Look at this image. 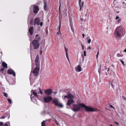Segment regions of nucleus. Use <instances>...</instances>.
I'll list each match as a JSON object with an SVG mask.
<instances>
[{
	"label": "nucleus",
	"instance_id": "nucleus-1",
	"mask_svg": "<svg viewBox=\"0 0 126 126\" xmlns=\"http://www.w3.org/2000/svg\"><path fill=\"white\" fill-rule=\"evenodd\" d=\"M123 33V28L120 26L117 27L115 31L114 34L117 37H120Z\"/></svg>",
	"mask_w": 126,
	"mask_h": 126
},
{
	"label": "nucleus",
	"instance_id": "nucleus-2",
	"mask_svg": "<svg viewBox=\"0 0 126 126\" xmlns=\"http://www.w3.org/2000/svg\"><path fill=\"white\" fill-rule=\"evenodd\" d=\"M80 107L84 108H85V110L87 112H94L98 111L99 110L97 109L92 108L86 106V105L82 103H79V104Z\"/></svg>",
	"mask_w": 126,
	"mask_h": 126
},
{
	"label": "nucleus",
	"instance_id": "nucleus-3",
	"mask_svg": "<svg viewBox=\"0 0 126 126\" xmlns=\"http://www.w3.org/2000/svg\"><path fill=\"white\" fill-rule=\"evenodd\" d=\"M39 42L36 40H33L30 44V50H31L32 48L34 49H37L39 48Z\"/></svg>",
	"mask_w": 126,
	"mask_h": 126
},
{
	"label": "nucleus",
	"instance_id": "nucleus-4",
	"mask_svg": "<svg viewBox=\"0 0 126 126\" xmlns=\"http://www.w3.org/2000/svg\"><path fill=\"white\" fill-rule=\"evenodd\" d=\"M52 103L56 106H57L61 108L63 107V105L59 102L58 100L56 99H54L52 101Z\"/></svg>",
	"mask_w": 126,
	"mask_h": 126
},
{
	"label": "nucleus",
	"instance_id": "nucleus-5",
	"mask_svg": "<svg viewBox=\"0 0 126 126\" xmlns=\"http://www.w3.org/2000/svg\"><path fill=\"white\" fill-rule=\"evenodd\" d=\"M40 66H36L32 72L34 75L35 77L37 76L40 70Z\"/></svg>",
	"mask_w": 126,
	"mask_h": 126
},
{
	"label": "nucleus",
	"instance_id": "nucleus-6",
	"mask_svg": "<svg viewBox=\"0 0 126 126\" xmlns=\"http://www.w3.org/2000/svg\"><path fill=\"white\" fill-rule=\"evenodd\" d=\"M52 98L50 96H47L44 97L43 98V99L44 102L46 103H48L52 100Z\"/></svg>",
	"mask_w": 126,
	"mask_h": 126
},
{
	"label": "nucleus",
	"instance_id": "nucleus-7",
	"mask_svg": "<svg viewBox=\"0 0 126 126\" xmlns=\"http://www.w3.org/2000/svg\"><path fill=\"white\" fill-rule=\"evenodd\" d=\"M79 106L78 107V105L77 104H74L73 105V108H72V110L74 112H77L80 110L81 108L80 106L79 105Z\"/></svg>",
	"mask_w": 126,
	"mask_h": 126
},
{
	"label": "nucleus",
	"instance_id": "nucleus-8",
	"mask_svg": "<svg viewBox=\"0 0 126 126\" xmlns=\"http://www.w3.org/2000/svg\"><path fill=\"white\" fill-rule=\"evenodd\" d=\"M32 9L34 13L36 14L39 10V8L38 6L35 5L33 6Z\"/></svg>",
	"mask_w": 126,
	"mask_h": 126
},
{
	"label": "nucleus",
	"instance_id": "nucleus-9",
	"mask_svg": "<svg viewBox=\"0 0 126 126\" xmlns=\"http://www.w3.org/2000/svg\"><path fill=\"white\" fill-rule=\"evenodd\" d=\"M39 55L37 54L36 56V59L34 61L36 66H40V63L39 62Z\"/></svg>",
	"mask_w": 126,
	"mask_h": 126
},
{
	"label": "nucleus",
	"instance_id": "nucleus-10",
	"mask_svg": "<svg viewBox=\"0 0 126 126\" xmlns=\"http://www.w3.org/2000/svg\"><path fill=\"white\" fill-rule=\"evenodd\" d=\"M52 93V91L51 89H48L44 91L45 94L46 95H50Z\"/></svg>",
	"mask_w": 126,
	"mask_h": 126
},
{
	"label": "nucleus",
	"instance_id": "nucleus-11",
	"mask_svg": "<svg viewBox=\"0 0 126 126\" xmlns=\"http://www.w3.org/2000/svg\"><path fill=\"white\" fill-rule=\"evenodd\" d=\"M40 22V18L38 17L36 18L34 20V25H39Z\"/></svg>",
	"mask_w": 126,
	"mask_h": 126
},
{
	"label": "nucleus",
	"instance_id": "nucleus-12",
	"mask_svg": "<svg viewBox=\"0 0 126 126\" xmlns=\"http://www.w3.org/2000/svg\"><path fill=\"white\" fill-rule=\"evenodd\" d=\"M7 73L9 74H12L14 77H15L16 74L15 72L11 69H9L8 70Z\"/></svg>",
	"mask_w": 126,
	"mask_h": 126
},
{
	"label": "nucleus",
	"instance_id": "nucleus-13",
	"mask_svg": "<svg viewBox=\"0 0 126 126\" xmlns=\"http://www.w3.org/2000/svg\"><path fill=\"white\" fill-rule=\"evenodd\" d=\"M64 48L65 49V52L66 53V58L69 63H70V61L69 60V57L68 56V53L67 52H68V49H67L65 47V46H64Z\"/></svg>",
	"mask_w": 126,
	"mask_h": 126
},
{
	"label": "nucleus",
	"instance_id": "nucleus-14",
	"mask_svg": "<svg viewBox=\"0 0 126 126\" xmlns=\"http://www.w3.org/2000/svg\"><path fill=\"white\" fill-rule=\"evenodd\" d=\"M81 0H79V6L80 7V8L79 9V10L80 11L81 10L82 8L83 7V4L84 3L83 2H82L81 3Z\"/></svg>",
	"mask_w": 126,
	"mask_h": 126
},
{
	"label": "nucleus",
	"instance_id": "nucleus-15",
	"mask_svg": "<svg viewBox=\"0 0 126 126\" xmlns=\"http://www.w3.org/2000/svg\"><path fill=\"white\" fill-rule=\"evenodd\" d=\"M74 101L73 99H71L68 100L66 103V105L69 106H70L71 104L74 103Z\"/></svg>",
	"mask_w": 126,
	"mask_h": 126
},
{
	"label": "nucleus",
	"instance_id": "nucleus-16",
	"mask_svg": "<svg viewBox=\"0 0 126 126\" xmlns=\"http://www.w3.org/2000/svg\"><path fill=\"white\" fill-rule=\"evenodd\" d=\"M64 98H67L68 99H70L73 98V95L72 94H69L67 95H65L64 96Z\"/></svg>",
	"mask_w": 126,
	"mask_h": 126
},
{
	"label": "nucleus",
	"instance_id": "nucleus-17",
	"mask_svg": "<svg viewBox=\"0 0 126 126\" xmlns=\"http://www.w3.org/2000/svg\"><path fill=\"white\" fill-rule=\"evenodd\" d=\"M33 31L34 29L33 27H31L29 29V32L30 35H32L33 34Z\"/></svg>",
	"mask_w": 126,
	"mask_h": 126
},
{
	"label": "nucleus",
	"instance_id": "nucleus-18",
	"mask_svg": "<svg viewBox=\"0 0 126 126\" xmlns=\"http://www.w3.org/2000/svg\"><path fill=\"white\" fill-rule=\"evenodd\" d=\"M75 69L76 71L78 72H80L81 70V68L79 65H78L77 67L75 68Z\"/></svg>",
	"mask_w": 126,
	"mask_h": 126
},
{
	"label": "nucleus",
	"instance_id": "nucleus-19",
	"mask_svg": "<svg viewBox=\"0 0 126 126\" xmlns=\"http://www.w3.org/2000/svg\"><path fill=\"white\" fill-rule=\"evenodd\" d=\"M35 37L36 39L35 40H37L39 42V41L41 39L40 38V37H39V35L38 34L36 35L35 36Z\"/></svg>",
	"mask_w": 126,
	"mask_h": 126
},
{
	"label": "nucleus",
	"instance_id": "nucleus-20",
	"mask_svg": "<svg viewBox=\"0 0 126 126\" xmlns=\"http://www.w3.org/2000/svg\"><path fill=\"white\" fill-rule=\"evenodd\" d=\"M2 67L4 68H7V64L4 62H3L2 63Z\"/></svg>",
	"mask_w": 126,
	"mask_h": 126
},
{
	"label": "nucleus",
	"instance_id": "nucleus-21",
	"mask_svg": "<svg viewBox=\"0 0 126 126\" xmlns=\"http://www.w3.org/2000/svg\"><path fill=\"white\" fill-rule=\"evenodd\" d=\"M31 93H32V94L36 97L38 98V96L37 94V93L33 91V90H32L31 91Z\"/></svg>",
	"mask_w": 126,
	"mask_h": 126
},
{
	"label": "nucleus",
	"instance_id": "nucleus-22",
	"mask_svg": "<svg viewBox=\"0 0 126 126\" xmlns=\"http://www.w3.org/2000/svg\"><path fill=\"white\" fill-rule=\"evenodd\" d=\"M44 9L45 10H47V3L45 1H44Z\"/></svg>",
	"mask_w": 126,
	"mask_h": 126
},
{
	"label": "nucleus",
	"instance_id": "nucleus-23",
	"mask_svg": "<svg viewBox=\"0 0 126 126\" xmlns=\"http://www.w3.org/2000/svg\"><path fill=\"white\" fill-rule=\"evenodd\" d=\"M86 39L87 40V42L88 43H90L91 40L90 39L89 36H88L86 38Z\"/></svg>",
	"mask_w": 126,
	"mask_h": 126
},
{
	"label": "nucleus",
	"instance_id": "nucleus-24",
	"mask_svg": "<svg viewBox=\"0 0 126 126\" xmlns=\"http://www.w3.org/2000/svg\"><path fill=\"white\" fill-rule=\"evenodd\" d=\"M59 32H58L57 33V34H59V33H60V34H61V32H60V28H61V21L60 20H59Z\"/></svg>",
	"mask_w": 126,
	"mask_h": 126
},
{
	"label": "nucleus",
	"instance_id": "nucleus-25",
	"mask_svg": "<svg viewBox=\"0 0 126 126\" xmlns=\"http://www.w3.org/2000/svg\"><path fill=\"white\" fill-rule=\"evenodd\" d=\"M10 123L9 122H7L5 123L3 126H10Z\"/></svg>",
	"mask_w": 126,
	"mask_h": 126
},
{
	"label": "nucleus",
	"instance_id": "nucleus-26",
	"mask_svg": "<svg viewBox=\"0 0 126 126\" xmlns=\"http://www.w3.org/2000/svg\"><path fill=\"white\" fill-rule=\"evenodd\" d=\"M45 121H43L41 123V126H45Z\"/></svg>",
	"mask_w": 126,
	"mask_h": 126
},
{
	"label": "nucleus",
	"instance_id": "nucleus-27",
	"mask_svg": "<svg viewBox=\"0 0 126 126\" xmlns=\"http://www.w3.org/2000/svg\"><path fill=\"white\" fill-rule=\"evenodd\" d=\"M39 92H38V93L39 94L40 93L41 94H43V93L42 92V91H41V90L40 88H39Z\"/></svg>",
	"mask_w": 126,
	"mask_h": 126
},
{
	"label": "nucleus",
	"instance_id": "nucleus-28",
	"mask_svg": "<svg viewBox=\"0 0 126 126\" xmlns=\"http://www.w3.org/2000/svg\"><path fill=\"white\" fill-rule=\"evenodd\" d=\"M54 121L55 122V123L58 126V125L59 124V123H58V122L56 120H54Z\"/></svg>",
	"mask_w": 126,
	"mask_h": 126
},
{
	"label": "nucleus",
	"instance_id": "nucleus-29",
	"mask_svg": "<svg viewBox=\"0 0 126 126\" xmlns=\"http://www.w3.org/2000/svg\"><path fill=\"white\" fill-rule=\"evenodd\" d=\"M7 100H8V101L10 103H12V100L9 98L7 99Z\"/></svg>",
	"mask_w": 126,
	"mask_h": 126
},
{
	"label": "nucleus",
	"instance_id": "nucleus-30",
	"mask_svg": "<svg viewBox=\"0 0 126 126\" xmlns=\"http://www.w3.org/2000/svg\"><path fill=\"white\" fill-rule=\"evenodd\" d=\"M3 94H4V96L6 97H8L6 93H3Z\"/></svg>",
	"mask_w": 126,
	"mask_h": 126
},
{
	"label": "nucleus",
	"instance_id": "nucleus-31",
	"mask_svg": "<svg viewBox=\"0 0 126 126\" xmlns=\"http://www.w3.org/2000/svg\"><path fill=\"white\" fill-rule=\"evenodd\" d=\"M3 123L2 122H0V126H2L3 125Z\"/></svg>",
	"mask_w": 126,
	"mask_h": 126
},
{
	"label": "nucleus",
	"instance_id": "nucleus-32",
	"mask_svg": "<svg viewBox=\"0 0 126 126\" xmlns=\"http://www.w3.org/2000/svg\"><path fill=\"white\" fill-rule=\"evenodd\" d=\"M60 0H59V2H60V6H59V9L60 10V7H61V4H60Z\"/></svg>",
	"mask_w": 126,
	"mask_h": 126
},
{
	"label": "nucleus",
	"instance_id": "nucleus-33",
	"mask_svg": "<svg viewBox=\"0 0 126 126\" xmlns=\"http://www.w3.org/2000/svg\"><path fill=\"white\" fill-rule=\"evenodd\" d=\"M109 106H110L113 109H115V108L114 107H113L112 105H109Z\"/></svg>",
	"mask_w": 126,
	"mask_h": 126
},
{
	"label": "nucleus",
	"instance_id": "nucleus-34",
	"mask_svg": "<svg viewBox=\"0 0 126 126\" xmlns=\"http://www.w3.org/2000/svg\"><path fill=\"white\" fill-rule=\"evenodd\" d=\"M81 46L82 47V50H83L84 49V46L82 44H81Z\"/></svg>",
	"mask_w": 126,
	"mask_h": 126
},
{
	"label": "nucleus",
	"instance_id": "nucleus-35",
	"mask_svg": "<svg viewBox=\"0 0 126 126\" xmlns=\"http://www.w3.org/2000/svg\"><path fill=\"white\" fill-rule=\"evenodd\" d=\"M116 13H118L119 12V11L118 8V9H116Z\"/></svg>",
	"mask_w": 126,
	"mask_h": 126
},
{
	"label": "nucleus",
	"instance_id": "nucleus-36",
	"mask_svg": "<svg viewBox=\"0 0 126 126\" xmlns=\"http://www.w3.org/2000/svg\"><path fill=\"white\" fill-rule=\"evenodd\" d=\"M84 56H86V52L85 51H84Z\"/></svg>",
	"mask_w": 126,
	"mask_h": 126
},
{
	"label": "nucleus",
	"instance_id": "nucleus-37",
	"mask_svg": "<svg viewBox=\"0 0 126 126\" xmlns=\"http://www.w3.org/2000/svg\"><path fill=\"white\" fill-rule=\"evenodd\" d=\"M99 51H98L97 52V54L96 55V58L97 59V58H98V54H99Z\"/></svg>",
	"mask_w": 126,
	"mask_h": 126
},
{
	"label": "nucleus",
	"instance_id": "nucleus-38",
	"mask_svg": "<svg viewBox=\"0 0 126 126\" xmlns=\"http://www.w3.org/2000/svg\"><path fill=\"white\" fill-rule=\"evenodd\" d=\"M120 62L122 63L123 65H124V62L123 61H122L121 60H120Z\"/></svg>",
	"mask_w": 126,
	"mask_h": 126
},
{
	"label": "nucleus",
	"instance_id": "nucleus-39",
	"mask_svg": "<svg viewBox=\"0 0 126 126\" xmlns=\"http://www.w3.org/2000/svg\"><path fill=\"white\" fill-rule=\"evenodd\" d=\"M117 56L118 57H120V54L119 53H118L117 54Z\"/></svg>",
	"mask_w": 126,
	"mask_h": 126
},
{
	"label": "nucleus",
	"instance_id": "nucleus-40",
	"mask_svg": "<svg viewBox=\"0 0 126 126\" xmlns=\"http://www.w3.org/2000/svg\"><path fill=\"white\" fill-rule=\"evenodd\" d=\"M4 68H2L0 69V71H3L4 70Z\"/></svg>",
	"mask_w": 126,
	"mask_h": 126
},
{
	"label": "nucleus",
	"instance_id": "nucleus-41",
	"mask_svg": "<svg viewBox=\"0 0 126 126\" xmlns=\"http://www.w3.org/2000/svg\"><path fill=\"white\" fill-rule=\"evenodd\" d=\"M114 123L116 124L117 125H119V124L118 123V122H116V121H115L114 122Z\"/></svg>",
	"mask_w": 126,
	"mask_h": 126
},
{
	"label": "nucleus",
	"instance_id": "nucleus-42",
	"mask_svg": "<svg viewBox=\"0 0 126 126\" xmlns=\"http://www.w3.org/2000/svg\"><path fill=\"white\" fill-rule=\"evenodd\" d=\"M40 26H42L43 25V23L42 22H41L40 24Z\"/></svg>",
	"mask_w": 126,
	"mask_h": 126
},
{
	"label": "nucleus",
	"instance_id": "nucleus-43",
	"mask_svg": "<svg viewBox=\"0 0 126 126\" xmlns=\"http://www.w3.org/2000/svg\"><path fill=\"white\" fill-rule=\"evenodd\" d=\"M34 98L33 96H32V95L31 96V100H32V98Z\"/></svg>",
	"mask_w": 126,
	"mask_h": 126
},
{
	"label": "nucleus",
	"instance_id": "nucleus-44",
	"mask_svg": "<svg viewBox=\"0 0 126 126\" xmlns=\"http://www.w3.org/2000/svg\"><path fill=\"white\" fill-rule=\"evenodd\" d=\"M98 72L99 73V74L101 72V69H99L98 70Z\"/></svg>",
	"mask_w": 126,
	"mask_h": 126
},
{
	"label": "nucleus",
	"instance_id": "nucleus-45",
	"mask_svg": "<svg viewBox=\"0 0 126 126\" xmlns=\"http://www.w3.org/2000/svg\"><path fill=\"white\" fill-rule=\"evenodd\" d=\"M46 32L47 34L48 33V29H47H47L46 30Z\"/></svg>",
	"mask_w": 126,
	"mask_h": 126
},
{
	"label": "nucleus",
	"instance_id": "nucleus-46",
	"mask_svg": "<svg viewBox=\"0 0 126 126\" xmlns=\"http://www.w3.org/2000/svg\"><path fill=\"white\" fill-rule=\"evenodd\" d=\"M5 118V116H2L1 117V118L2 119H4Z\"/></svg>",
	"mask_w": 126,
	"mask_h": 126
},
{
	"label": "nucleus",
	"instance_id": "nucleus-47",
	"mask_svg": "<svg viewBox=\"0 0 126 126\" xmlns=\"http://www.w3.org/2000/svg\"><path fill=\"white\" fill-rule=\"evenodd\" d=\"M119 18V17L118 16H117L116 17V19L117 20Z\"/></svg>",
	"mask_w": 126,
	"mask_h": 126
},
{
	"label": "nucleus",
	"instance_id": "nucleus-48",
	"mask_svg": "<svg viewBox=\"0 0 126 126\" xmlns=\"http://www.w3.org/2000/svg\"><path fill=\"white\" fill-rule=\"evenodd\" d=\"M82 35L83 38H84V37L85 35L83 33L82 34Z\"/></svg>",
	"mask_w": 126,
	"mask_h": 126
},
{
	"label": "nucleus",
	"instance_id": "nucleus-49",
	"mask_svg": "<svg viewBox=\"0 0 126 126\" xmlns=\"http://www.w3.org/2000/svg\"><path fill=\"white\" fill-rule=\"evenodd\" d=\"M42 53V50H41L40 52V54H41Z\"/></svg>",
	"mask_w": 126,
	"mask_h": 126
},
{
	"label": "nucleus",
	"instance_id": "nucleus-50",
	"mask_svg": "<svg viewBox=\"0 0 126 126\" xmlns=\"http://www.w3.org/2000/svg\"><path fill=\"white\" fill-rule=\"evenodd\" d=\"M108 70L107 71V72L108 71H109V70H110V68H108Z\"/></svg>",
	"mask_w": 126,
	"mask_h": 126
},
{
	"label": "nucleus",
	"instance_id": "nucleus-51",
	"mask_svg": "<svg viewBox=\"0 0 126 126\" xmlns=\"http://www.w3.org/2000/svg\"><path fill=\"white\" fill-rule=\"evenodd\" d=\"M122 3H123V4H126L125 3V2H123Z\"/></svg>",
	"mask_w": 126,
	"mask_h": 126
},
{
	"label": "nucleus",
	"instance_id": "nucleus-52",
	"mask_svg": "<svg viewBox=\"0 0 126 126\" xmlns=\"http://www.w3.org/2000/svg\"><path fill=\"white\" fill-rule=\"evenodd\" d=\"M124 51L125 52H126V48L125 49Z\"/></svg>",
	"mask_w": 126,
	"mask_h": 126
},
{
	"label": "nucleus",
	"instance_id": "nucleus-53",
	"mask_svg": "<svg viewBox=\"0 0 126 126\" xmlns=\"http://www.w3.org/2000/svg\"><path fill=\"white\" fill-rule=\"evenodd\" d=\"M123 56V55H120V57H122Z\"/></svg>",
	"mask_w": 126,
	"mask_h": 126
},
{
	"label": "nucleus",
	"instance_id": "nucleus-54",
	"mask_svg": "<svg viewBox=\"0 0 126 126\" xmlns=\"http://www.w3.org/2000/svg\"><path fill=\"white\" fill-rule=\"evenodd\" d=\"M89 49H91V48H90V46H89Z\"/></svg>",
	"mask_w": 126,
	"mask_h": 126
},
{
	"label": "nucleus",
	"instance_id": "nucleus-55",
	"mask_svg": "<svg viewBox=\"0 0 126 126\" xmlns=\"http://www.w3.org/2000/svg\"><path fill=\"white\" fill-rule=\"evenodd\" d=\"M106 75L107 76H108V74H107L106 73Z\"/></svg>",
	"mask_w": 126,
	"mask_h": 126
},
{
	"label": "nucleus",
	"instance_id": "nucleus-56",
	"mask_svg": "<svg viewBox=\"0 0 126 126\" xmlns=\"http://www.w3.org/2000/svg\"><path fill=\"white\" fill-rule=\"evenodd\" d=\"M110 126H113V125L111 124H110Z\"/></svg>",
	"mask_w": 126,
	"mask_h": 126
},
{
	"label": "nucleus",
	"instance_id": "nucleus-57",
	"mask_svg": "<svg viewBox=\"0 0 126 126\" xmlns=\"http://www.w3.org/2000/svg\"><path fill=\"white\" fill-rule=\"evenodd\" d=\"M120 21V19H119V20H118V22L119 21Z\"/></svg>",
	"mask_w": 126,
	"mask_h": 126
},
{
	"label": "nucleus",
	"instance_id": "nucleus-58",
	"mask_svg": "<svg viewBox=\"0 0 126 126\" xmlns=\"http://www.w3.org/2000/svg\"><path fill=\"white\" fill-rule=\"evenodd\" d=\"M111 66H112V67H114V65H111Z\"/></svg>",
	"mask_w": 126,
	"mask_h": 126
},
{
	"label": "nucleus",
	"instance_id": "nucleus-59",
	"mask_svg": "<svg viewBox=\"0 0 126 126\" xmlns=\"http://www.w3.org/2000/svg\"><path fill=\"white\" fill-rule=\"evenodd\" d=\"M32 23V22L31 21V23H30V24H31V23Z\"/></svg>",
	"mask_w": 126,
	"mask_h": 126
},
{
	"label": "nucleus",
	"instance_id": "nucleus-60",
	"mask_svg": "<svg viewBox=\"0 0 126 126\" xmlns=\"http://www.w3.org/2000/svg\"><path fill=\"white\" fill-rule=\"evenodd\" d=\"M125 0L126 1V0Z\"/></svg>",
	"mask_w": 126,
	"mask_h": 126
}]
</instances>
